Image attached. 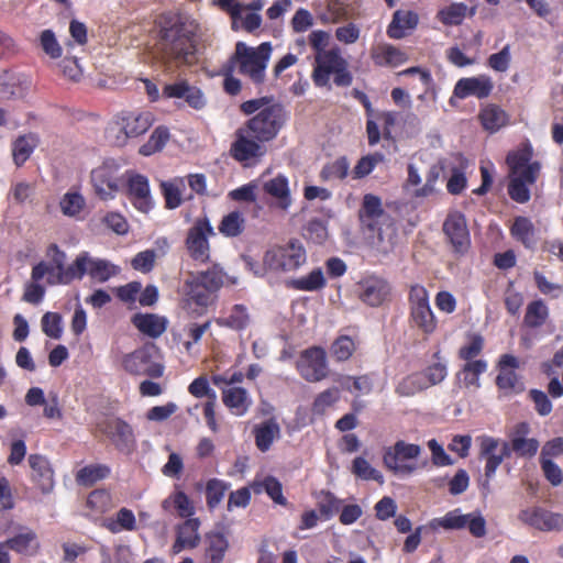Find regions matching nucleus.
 <instances>
[{
  "mask_svg": "<svg viewBox=\"0 0 563 563\" xmlns=\"http://www.w3.org/2000/svg\"><path fill=\"white\" fill-rule=\"evenodd\" d=\"M241 111L246 115L257 112L244 128L253 134L254 139L264 142L275 139L287 119L284 108L265 97L243 102Z\"/></svg>",
  "mask_w": 563,
  "mask_h": 563,
  "instance_id": "f257e3e1",
  "label": "nucleus"
},
{
  "mask_svg": "<svg viewBox=\"0 0 563 563\" xmlns=\"http://www.w3.org/2000/svg\"><path fill=\"white\" fill-rule=\"evenodd\" d=\"M195 27L191 22L174 19L162 29L163 59L190 65L196 60Z\"/></svg>",
  "mask_w": 563,
  "mask_h": 563,
  "instance_id": "f03ea898",
  "label": "nucleus"
},
{
  "mask_svg": "<svg viewBox=\"0 0 563 563\" xmlns=\"http://www.w3.org/2000/svg\"><path fill=\"white\" fill-rule=\"evenodd\" d=\"M307 261L306 251L298 241H290L285 245L268 249L263 256L262 264L247 261V267L258 277H267L280 273L298 269Z\"/></svg>",
  "mask_w": 563,
  "mask_h": 563,
  "instance_id": "7ed1b4c3",
  "label": "nucleus"
},
{
  "mask_svg": "<svg viewBox=\"0 0 563 563\" xmlns=\"http://www.w3.org/2000/svg\"><path fill=\"white\" fill-rule=\"evenodd\" d=\"M507 163L510 169L509 196L519 203L527 202L530 199L529 186L537 180L541 165L532 161L530 147L510 153L507 156Z\"/></svg>",
  "mask_w": 563,
  "mask_h": 563,
  "instance_id": "20e7f679",
  "label": "nucleus"
},
{
  "mask_svg": "<svg viewBox=\"0 0 563 563\" xmlns=\"http://www.w3.org/2000/svg\"><path fill=\"white\" fill-rule=\"evenodd\" d=\"M223 284V273L212 267L199 274H190L184 284L185 307L196 314H202L213 301V294Z\"/></svg>",
  "mask_w": 563,
  "mask_h": 563,
  "instance_id": "39448f33",
  "label": "nucleus"
},
{
  "mask_svg": "<svg viewBox=\"0 0 563 563\" xmlns=\"http://www.w3.org/2000/svg\"><path fill=\"white\" fill-rule=\"evenodd\" d=\"M272 51L273 47L269 42H264L256 47L249 46L244 42H238L235 51L229 59V70L230 73L236 70L256 85L263 84Z\"/></svg>",
  "mask_w": 563,
  "mask_h": 563,
  "instance_id": "423d86ee",
  "label": "nucleus"
},
{
  "mask_svg": "<svg viewBox=\"0 0 563 563\" xmlns=\"http://www.w3.org/2000/svg\"><path fill=\"white\" fill-rule=\"evenodd\" d=\"M51 263L41 262L32 269V279L38 282L47 276V283L51 285L63 284L67 285L75 279L82 278V265L85 257L80 254L76 257L73 264L66 266L67 256L65 252L59 250L56 244H51L46 252Z\"/></svg>",
  "mask_w": 563,
  "mask_h": 563,
  "instance_id": "0eeeda50",
  "label": "nucleus"
},
{
  "mask_svg": "<svg viewBox=\"0 0 563 563\" xmlns=\"http://www.w3.org/2000/svg\"><path fill=\"white\" fill-rule=\"evenodd\" d=\"M154 121L151 111H122L108 124L106 137L115 146H124L129 139L144 134Z\"/></svg>",
  "mask_w": 563,
  "mask_h": 563,
  "instance_id": "6e6552de",
  "label": "nucleus"
},
{
  "mask_svg": "<svg viewBox=\"0 0 563 563\" xmlns=\"http://www.w3.org/2000/svg\"><path fill=\"white\" fill-rule=\"evenodd\" d=\"M331 76L334 77V82L338 86H349L352 81V76L346 70V62L341 56L339 48L316 53L312 73L314 84L324 87L329 84Z\"/></svg>",
  "mask_w": 563,
  "mask_h": 563,
  "instance_id": "1a4fd4ad",
  "label": "nucleus"
},
{
  "mask_svg": "<svg viewBox=\"0 0 563 563\" xmlns=\"http://www.w3.org/2000/svg\"><path fill=\"white\" fill-rule=\"evenodd\" d=\"M421 453L420 445L399 440L384 450L383 462L395 475L410 476L422 467L418 461Z\"/></svg>",
  "mask_w": 563,
  "mask_h": 563,
  "instance_id": "9d476101",
  "label": "nucleus"
},
{
  "mask_svg": "<svg viewBox=\"0 0 563 563\" xmlns=\"http://www.w3.org/2000/svg\"><path fill=\"white\" fill-rule=\"evenodd\" d=\"M122 366L125 372L136 376L161 377L164 366L159 360V351L155 344L144 346L125 354L122 358Z\"/></svg>",
  "mask_w": 563,
  "mask_h": 563,
  "instance_id": "9b49d317",
  "label": "nucleus"
},
{
  "mask_svg": "<svg viewBox=\"0 0 563 563\" xmlns=\"http://www.w3.org/2000/svg\"><path fill=\"white\" fill-rule=\"evenodd\" d=\"M478 445V455L485 461L484 475L489 482L496 474L505 459L510 456V446L508 441L487 434L476 438Z\"/></svg>",
  "mask_w": 563,
  "mask_h": 563,
  "instance_id": "f8f14e48",
  "label": "nucleus"
},
{
  "mask_svg": "<svg viewBox=\"0 0 563 563\" xmlns=\"http://www.w3.org/2000/svg\"><path fill=\"white\" fill-rule=\"evenodd\" d=\"M90 179L99 198L113 199L121 186L120 164L113 158L104 159L91 170Z\"/></svg>",
  "mask_w": 563,
  "mask_h": 563,
  "instance_id": "ddd939ff",
  "label": "nucleus"
},
{
  "mask_svg": "<svg viewBox=\"0 0 563 563\" xmlns=\"http://www.w3.org/2000/svg\"><path fill=\"white\" fill-rule=\"evenodd\" d=\"M214 235V230L207 218L197 219L187 232L185 241L189 256L199 263L208 262L210 257L209 238Z\"/></svg>",
  "mask_w": 563,
  "mask_h": 563,
  "instance_id": "4468645a",
  "label": "nucleus"
},
{
  "mask_svg": "<svg viewBox=\"0 0 563 563\" xmlns=\"http://www.w3.org/2000/svg\"><path fill=\"white\" fill-rule=\"evenodd\" d=\"M411 318L416 327L424 333H432L437 328L434 314L429 305L428 291L422 286L410 290Z\"/></svg>",
  "mask_w": 563,
  "mask_h": 563,
  "instance_id": "2eb2a0df",
  "label": "nucleus"
},
{
  "mask_svg": "<svg viewBox=\"0 0 563 563\" xmlns=\"http://www.w3.org/2000/svg\"><path fill=\"white\" fill-rule=\"evenodd\" d=\"M297 369L301 377L308 382L324 379L328 376L325 351L317 346L305 350L297 362Z\"/></svg>",
  "mask_w": 563,
  "mask_h": 563,
  "instance_id": "dca6fc26",
  "label": "nucleus"
},
{
  "mask_svg": "<svg viewBox=\"0 0 563 563\" xmlns=\"http://www.w3.org/2000/svg\"><path fill=\"white\" fill-rule=\"evenodd\" d=\"M264 143V141L254 139L253 134L243 126L235 132V140L231 144L230 154L235 161L247 164L265 155L266 146Z\"/></svg>",
  "mask_w": 563,
  "mask_h": 563,
  "instance_id": "f3484780",
  "label": "nucleus"
},
{
  "mask_svg": "<svg viewBox=\"0 0 563 563\" xmlns=\"http://www.w3.org/2000/svg\"><path fill=\"white\" fill-rule=\"evenodd\" d=\"M372 230L368 245L374 256L386 258L398 252L399 234L393 222L374 227Z\"/></svg>",
  "mask_w": 563,
  "mask_h": 563,
  "instance_id": "a211bd4d",
  "label": "nucleus"
},
{
  "mask_svg": "<svg viewBox=\"0 0 563 563\" xmlns=\"http://www.w3.org/2000/svg\"><path fill=\"white\" fill-rule=\"evenodd\" d=\"M518 519L522 523L540 531H560L563 529V517L541 507H530L520 510Z\"/></svg>",
  "mask_w": 563,
  "mask_h": 563,
  "instance_id": "6ab92c4d",
  "label": "nucleus"
},
{
  "mask_svg": "<svg viewBox=\"0 0 563 563\" xmlns=\"http://www.w3.org/2000/svg\"><path fill=\"white\" fill-rule=\"evenodd\" d=\"M128 195L133 206L141 212H148L153 208L147 177L130 172L126 174Z\"/></svg>",
  "mask_w": 563,
  "mask_h": 563,
  "instance_id": "aec40b11",
  "label": "nucleus"
},
{
  "mask_svg": "<svg viewBox=\"0 0 563 563\" xmlns=\"http://www.w3.org/2000/svg\"><path fill=\"white\" fill-rule=\"evenodd\" d=\"M163 96L169 99H184L195 110L203 109L207 103L203 92L185 79L165 85Z\"/></svg>",
  "mask_w": 563,
  "mask_h": 563,
  "instance_id": "412c9836",
  "label": "nucleus"
},
{
  "mask_svg": "<svg viewBox=\"0 0 563 563\" xmlns=\"http://www.w3.org/2000/svg\"><path fill=\"white\" fill-rule=\"evenodd\" d=\"M494 88L492 78L487 75L475 77H465L457 80L453 89V96L459 99L476 97L478 99L487 98Z\"/></svg>",
  "mask_w": 563,
  "mask_h": 563,
  "instance_id": "4be33fe9",
  "label": "nucleus"
},
{
  "mask_svg": "<svg viewBox=\"0 0 563 563\" xmlns=\"http://www.w3.org/2000/svg\"><path fill=\"white\" fill-rule=\"evenodd\" d=\"M443 231L456 252H464L470 246V232L465 217L457 211L451 212L444 221Z\"/></svg>",
  "mask_w": 563,
  "mask_h": 563,
  "instance_id": "5701e85b",
  "label": "nucleus"
},
{
  "mask_svg": "<svg viewBox=\"0 0 563 563\" xmlns=\"http://www.w3.org/2000/svg\"><path fill=\"white\" fill-rule=\"evenodd\" d=\"M31 467V479L43 494H49L55 485L54 471L49 461L40 454H31L27 459Z\"/></svg>",
  "mask_w": 563,
  "mask_h": 563,
  "instance_id": "b1692460",
  "label": "nucleus"
},
{
  "mask_svg": "<svg viewBox=\"0 0 563 563\" xmlns=\"http://www.w3.org/2000/svg\"><path fill=\"white\" fill-rule=\"evenodd\" d=\"M390 286L382 277L369 276L360 283V298L368 306H380L389 296Z\"/></svg>",
  "mask_w": 563,
  "mask_h": 563,
  "instance_id": "393cba45",
  "label": "nucleus"
},
{
  "mask_svg": "<svg viewBox=\"0 0 563 563\" xmlns=\"http://www.w3.org/2000/svg\"><path fill=\"white\" fill-rule=\"evenodd\" d=\"M102 431L121 451H130L134 444L132 428L120 419L108 420Z\"/></svg>",
  "mask_w": 563,
  "mask_h": 563,
  "instance_id": "a878e982",
  "label": "nucleus"
},
{
  "mask_svg": "<svg viewBox=\"0 0 563 563\" xmlns=\"http://www.w3.org/2000/svg\"><path fill=\"white\" fill-rule=\"evenodd\" d=\"M199 527L200 521L197 518H189L178 526L176 541L173 544L174 553H179L184 549L196 548L199 544Z\"/></svg>",
  "mask_w": 563,
  "mask_h": 563,
  "instance_id": "bb28decb",
  "label": "nucleus"
},
{
  "mask_svg": "<svg viewBox=\"0 0 563 563\" xmlns=\"http://www.w3.org/2000/svg\"><path fill=\"white\" fill-rule=\"evenodd\" d=\"M221 391L222 401L231 413L242 417L249 411L252 399L246 389L242 387H222Z\"/></svg>",
  "mask_w": 563,
  "mask_h": 563,
  "instance_id": "cd10ccee",
  "label": "nucleus"
},
{
  "mask_svg": "<svg viewBox=\"0 0 563 563\" xmlns=\"http://www.w3.org/2000/svg\"><path fill=\"white\" fill-rule=\"evenodd\" d=\"M419 16L413 11L397 10L393 14V20L387 27V35L390 38L400 40L405 37L409 31L417 27Z\"/></svg>",
  "mask_w": 563,
  "mask_h": 563,
  "instance_id": "c85d7f7f",
  "label": "nucleus"
},
{
  "mask_svg": "<svg viewBox=\"0 0 563 563\" xmlns=\"http://www.w3.org/2000/svg\"><path fill=\"white\" fill-rule=\"evenodd\" d=\"M132 323L141 333L155 339L166 331L168 320L154 313H136Z\"/></svg>",
  "mask_w": 563,
  "mask_h": 563,
  "instance_id": "c756f323",
  "label": "nucleus"
},
{
  "mask_svg": "<svg viewBox=\"0 0 563 563\" xmlns=\"http://www.w3.org/2000/svg\"><path fill=\"white\" fill-rule=\"evenodd\" d=\"M362 218L368 227L374 228L384 223H391L389 217L384 212L379 197L367 194L364 196L362 206Z\"/></svg>",
  "mask_w": 563,
  "mask_h": 563,
  "instance_id": "7c9ffc66",
  "label": "nucleus"
},
{
  "mask_svg": "<svg viewBox=\"0 0 563 563\" xmlns=\"http://www.w3.org/2000/svg\"><path fill=\"white\" fill-rule=\"evenodd\" d=\"M80 257H85L82 265V276L88 274L91 278L98 282H106L118 273V268L110 262L92 258L87 252L80 253Z\"/></svg>",
  "mask_w": 563,
  "mask_h": 563,
  "instance_id": "2f4dec72",
  "label": "nucleus"
},
{
  "mask_svg": "<svg viewBox=\"0 0 563 563\" xmlns=\"http://www.w3.org/2000/svg\"><path fill=\"white\" fill-rule=\"evenodd\" d=\"M479 121L484 130L495 133L509 122L508 113L497 104L484 106L478 114Z\"/></svg>",
  "mask_w": 563,
  "mask_h": 563,
  "instance_id": "473e14b6",
  "label": "nucleus"
},
{
  "mask_svg": "<svg viewBox=\"0 0 563 563\" xmlns=\"http://www.w3.org/2000/svg\"><path fill=\"white\" fill-rule=\"evenodd\" d=\"M372 58L378 66L397 67L406 63L408 56L390 44H380L372 51Z\"/></svg>",
  "mask_w": 563,
  "mask_h": 563,
  "instance_id": "72a5a7b5",
  "label": "nucleus"
},
{
  "mask_svg": "<svg viewBox=\"0 0 563 563\" xmlns=\"http://www.w3.org/2000/svg\"><path fill=\"white\" fill-rule=\"evenodd\" d=\"M263 189L277 200L278 207L283 210H287L290 207L291 197L288 179L284 175H277L276 177L264 181Z\"/></svg>",
  "mask_w": 563,
  "mask_h": 563,
  "instance_id": "f704fd0d",
  "label": "nucleus"
},
{
  "mask_svg": "<svg viewBox=\"0 0 563 563\" xmlns=\"http://www.w3.org/2000/svg\"><path fill=\"white\" fill-rule=\"evenodd\" d=\"M58 206L65 217L80 219L86 208V199L78 189L71 188L62 196Z\"/></svg>",
  "mask_w": 563,
  "mask_h": 563,
  "instance_id": "c9c22d12",
  "label": "nucleus"
},
{
  "mask_svg": "<svg viewBox=\"0 0 563 563\" xmlns=\"http://www.w3.org/2000/svg\"><path fill=\"white\" fill-rule=\"evenodd\" d=\"M487 371V362L475 360L466 362L457 374V379L466 388L478 389L481 387L479 376Z\"/></svg>",
  "mask_w": 563,
  "mask_h": 563,
  "instance_id": "e433bc0d",
  "label": "nucleus"
},
{
  "mask_svg": "<svg viewBox=\"0 0 563 563\" xmlns=\"http://www.w3.org/2000/svg\"><path fill=\"white\" fill-rule=\"evenodd\" d=\"M7 543L10 549L23 554H33L40 547L36 533L26 527L22 528L16 536L7 540Z\"/></svg>",
  "mask_w": 563,
  "mask_h": 563,
  "instance_id": "4c0bfd02",
  "label": "nucleus"
},
{
  "mask_svg": "<svg viewBox=\"0 0 563 563\" xmlns=\"http://www.w3.org/2000/svg\"><path fill=\"white\" fill-rule=\"evenodd\" d=\"M256 446L262 451H267L273 442L279 438L280 428L275 419H268L254 429Z\"/></svg>",
  "mask_w": 563,
  "mask_h": 563,
  "instance_id": "58836bf2",
  "label": "nucleus"
},
{
  "mask_svg": "<svg viewBox=\"0 0 563 563\" xmlns=\"http://www.w3.org/2000/svg\"><path fill=\"white\" fill-rule=\"evenodd\" d=\"M250 314L245 306H233L225 316L217 319L220 327H227L232 330H243L250 324Z\"/></svg>",
  "mask_w": 563,
  "mask_h": 563,
  "instance_id": "ea45409f",
  "label": "nucleus"
},
{
  "mask_svg": "<svg viewBox=\"0 0 563 563\" xmlns=\"http://www.w3.org/2000/svg\"><path fill=\"white\" fill-rule=\"evenodd\" d=\"M228 549L229 541L222 533L213 532L207 536L206 558L208 563H222Z\"/></svg>",
  "mask_w": 563,
  "mask_h": 563,
  "instance_id": "a19ab883",
  "label": "nucleus"
},
{
  "mask_svg": "<svg viewBox=\"0 0 563 563\" xmlns=\"http://www.w3.org/2000/svg\"><path fill=\"white\" fill-rule=\"evenodd\" d=\"M104 526L112 533L134 531L136 529V518L132 510L121 508L114 516L107 519Z\"/></svg>",
  "mask_w": 563,
  "mask_h": 563,
  "instance_id": "79ce46f5",
  "label": "nucleus"
},
{
  "mask_svg": "<svg viewBox=\"0 0 563 563\" xmlns=\"http://www.w3.org/2000/svg\"><path fill=\"white\" fill-rule=\"evenodd\" d=\"M287 285L300 291H316L325 285V278L322 269L316 268L306 276L289 280Z\"/></svg>",
  "mask_w": 563,
  "mask_h": 563,
  "instance_id": "37998d69",
  "label": "nucleus"
},
{
  "mask_svg": "<svg viewBox=\"0 0 563 563\" xmlns=\"http://www.w3.org/2000/svg\"><path fill=\"white\" fill-rule=\"evenodd\" d=\"M251 487L255 494L265 492L276 504L286 505L282 484L275 477L266 476L263 479L254 481Z\"/></svg>",
  "mask_w": 563,
  "mask_h": 563,
  "instance_id": "c03bdc74",
  "label": "nucleus"
},
{
  "mask_svg": "<svg viewBox=\"0 0 563 563\" xmlns=\"http://www.w3.org/2000/svg\"><path fill=\"white\" fill-rule=\"evenodd\" d=\"M427 378L420 373H413L404 377L396 386V394L401 397H411L427 389Z\"/></svg>",
  "mask_w": 563,
  "mask_h": 563,
  "instance_id": "a18cd8bd",
  "label": "nucleus"
},
{
  "mask_svg": "<svg viewBox=\"0 0 563 563\" xmlns=\"http://www.w3.org/2000/svg\"><path fill=\"white\" fill-rule=\"evenodd\" d=\"M511 234L527 247H531L536 243V230L528 218H516L511 227Z\"/></svg>",
  "mask_w": 563,
  "mask_h": 563,
  "instance_id": "49530a36",
  "label": "nucleus"
},
{
  "mask_svg": "<svg viewBox=\"0 0 563 563\" xmlns=\"http://www.w3.org/2000/svg\"><path fill=\"white\" fill-rule=\"evenodd\" d=\"M169 136L170 134L166 126H157L152 132L147 142L140 147V154L143 156H151L154 153L162 151L168 142Z\"/></svg>",
  "mask_w": 563,
  "mask_h": 563,
  "instance_id": "de8ad7c7",
  "label": "nucleus"
},
{
  "mask_svg": "<svg viewBox=\"0 0 563 563\" xmlns=\"http://www.w3.org/2000/svg\"><path fill=\"white\" fill-rule=\"evenodd\" d=\"M549 317V308L542 300H534L527 307L525 323L530 328H539Z\"/></svg>",
  "mask_w": 563,
  "mask_h": 563,
  "instance_id": "09e8293b",
  "label": "nucleus"
},
{
  "mask_svg": "<svg viewBox=\"0 0 563 563\" xmlns=\"http://www.w3.org/2000/svg\"><path fill=\"white\" fill-rule=\"evenodd\" d=\"M467 14V5L452 3L438 12V19L445 25H459Z\"/></svg>",
  "mask_w": 563,
  "mask_h": 563,
  "instance_id": "8fccbe9b",
  "label": "nucleus"
},
{
  "mask_svg": "<svg viewBox=\"0 0 563 563\" xmlns=\"http://www.w3.org/2000/svg\"><path fill=\"white\" fill-rule=\"evenodd\" d=\"M110 473L108 466L102 464H92L82 467L76 476V479L81 485H92L96 482L106 478Z\"/></svg>",
  "mask_w": 563,
  "mask_h": 563,
  "instance_id": "3c124183",
  "label": "nucleus"
},
{
  "mask_svg": "<svg viewBox=\"0 0 563 563\" xmlns=\"http://www.w3.org/2000/svg\"><path fill=\"white\" fill-rule=\"evenodd\" d=\"M162 191L168 209H175L181 203V187H184L183 178H175L172 181H163L161 184Z\"/></svg>",
  "mask_w": 563,
  "mask_h": 563,
  "instance_id": "603ef678",
  "label": "nucleus"
},
{
  "mask_svg": "<svg viewBox=\"0 0 563 563\" xmlns=\"http://www.w3.org/2000/svg\"><path fill=\"white\" fill-rule=\"evenodd\" d=\"M244 223L243 214L239 211H232L223 217L219 231L225 236H236L242 233Z\"/></svg>",
  "mask_w": 563,
  "mask_h": 563,
  "instance_id": "864d4df0",
  "label": "nucleus"
},
{
  "mask_svg": "<svg viewBox=\"0 0 563 563\" xmlns=\"http://www.w3.org/2000/svg\"><path fill=\"white\" fill-rule=\"evenodd\" d=\"M352 473L356 475L357 477L365 479V481H376L378 483L384 482L383 474L374 468L367 460H365L362 456H357L354 459L352 463Z\"/></svg>",
  "mask_w": 563,
  "mask_h": 563,
  "instance_id": "5fc2aeb1",
  "label": "nucleus"
},
{
  "mask_svg": "<svg viewBox=\"0 0 563 563\" xmlns=\"http://www.w3.org/2000/svg\"><path fill=\"white\" fill-rule=\"evenodd\" d=\"M467 514H462L461 509L449 511L441 518L432 521V526L442 527L448 530L466 528Z\"/></svg>",
  "mask_w": 563,
  "mask_h": 563,
  "instance_id": "6e6d98bb",
  "label": "nucleus"
},
{
  "mask_svg": "<svg viewBox=\"0 0 563 563\" xmlns=\"http://www.w3.org/2000/svg\"><path fill=\"white\" fill-rule=\"evenodd\" d=\"M349 169V161L345 157H340L334 162L325 165L320 173V177L327 181L343 179L346 177Z\"/></svg>",
  "mask_w": 563,
  "mask_h": 563,
  "instance_id": "4d7b16f0",
  "label": "nucleus"
},
{
  "mask_svg": "<svg viewBox=\"0 0 563 563\" xmlns=\"http://www.w3.org/2000/svg\"><path fill=\"white\" fill-rule=\"evenodd\" d=\"M346 16V7L341 0H325L324 11L320 13V20L324 23H336Z\"/></svg>",
  "mask_w": 563,
  "mask_h": 563,
  "instance_id": "13d9d810",
  "label": "nucleus"
},
{
  "mask_svg": "<svg viewBox=\"0 0 563 563\" xmlns=\"http://www.w3.org/2000/svg\"><path fill=\"white\" fill-rule=\"evenodd\" d=\"M172 503L176 508L179 517H191L195 514V506L191 499L181 490L173 493L168 499L164 501V507Z\"/></svg>",
  "mask_w": 563,
  "mask_h": 563,
  "instance_id": "bf43d9fd",
  "label": "nucleus"
},
{
  "mask_svg": "<svg viewBox=\"0 0 563 563\" xmlns=\"http://www.w3.org/2000/svg\"><path fill=\"white\" fill-rule=\"evenodd\" d=\"M34 146V140L32 137L21 136L16 139L12 147L14 163L18 166L24 164L33 153Z\"/></svg>",
  "mask_w": 563,
  "mask_h": 563,
  "instance_id": "052dcab7",
  "label": "nucleus"
},
{
  "mask_svg": "<svg viewBox=\"0 0 563 563\" xmlns=\"http://www.w3.org/2000/svg\"><path fill=\"white\" fill-rule=\"evenodd\" d=\"M42 331L52 339H59L63 334V319L57 312H46L41 320Z\"/></svg>",
  "mask_w": 563,
  "mask_h": 563,
  "instance_id": "680f3d73",
  "label": "nucleus"
},
{
  "mask_svg": "<svg viewBox=\"0 0 563 563\" xmlns=\"http://www.w3.org/2000/svg\"><path fill=\"white\" fill-rule=\"evenodd\" d=\"M228 488L229 485L221 479L212 478L208 481L206 496L209 508H214L221 503Z\"/></svg>",
  "mask_w": 563,
  "mask_h": 563,
  "instance_id": "e2e57ef3",
  "label": "nucleus"
},
{
  "mask_svg": "<svg viewBox=\"0 0 563 563\" xmlns=\"http://www.w3.org/2000/svg\"><path fill=\"white\" fill-rule=\"evenodd\" d=\"M40 44L44 53L52 59H57L63 55V47L52 30L41 32Z\"/></svg>",
  "mask_w": 563,
  "mask_h": 563,
  "instance_id": "0e129e2a",
  "label": "nucleus"
},
{
  "mask_svg": "<svg viewBox=\"0 0 563 563\" xmlns=\"http://www.w3.org/2000/svg\"><path fill=\"white\" fill-rule=\"evenodd\" d=\"M441 167L439 165H432L427 175L426 181L422 187L417 188L413 191V197L426 198L437 192V183L439 180Z\"/></svg>",
  "mask_w": 563,
  "mask_h": 563,
  "instance_id": "69168bd1",
  "label": "nucleus"
},
{
  "mask_svg": "<svg viewBox=\"0 0 563 563\" xmlns=\"http://www.w3.org/2000/svg\"><path fill=\"white\" fill-rule=\"evenodd\" d=\"M355 350V344L350 336L342 335L338 338L332 346L331 354L338 361L349 360Z\"/></svg>",
  "mask_w": 563,
  "mask_h": 563,
  "instance_id": "338daca9",
  "label": "nucleus"
},
{
  "mask_svg": "<svg viewBox=\"0 0 563 563\" xmlns=\"http://www.w3.org/2000/svg\"><path fill=\"white\" fill-rule=\"evenodd\" d=\"M539 441L534 438L527 439H514L512 443H509L510 452L514 451L521 457H533L539 449Z\"/></svg>",
  "mask_w": 563,
  "mask_h": 563,
  "instance_id": "774afa93",
  "label": "nucleus"
}]
</instances>
